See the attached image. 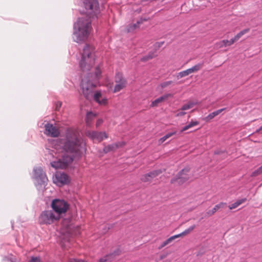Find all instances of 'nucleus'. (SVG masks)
I'll use <instances>...</instances> for the list:
<instances>
[{"instance_id": "obj_1", "label": "nucleus", "mask_w": 262, "mask_h": 262, "mask_svg": "<svg viewBox=\"0 0 262 262\" xmlns=\"http://www.w3.org/2000/svg\"><path fill=\"white\" fill-rule=\"evenodd\" d=\"M83 4L85 13L90 16L89 18H79L74 24L73 39L76 42L84 41L88 38L92 28L90 18L98 11V3L96 0H85Z\"/></svg>"}, {"instance_id": "obj_2", "label": "nucleus", "mask_w": 262, "mask_h": 262, "mask_svg": "<svg viewBox=\"0 0 262 262\" xmlns=\"http://www.w3.org/2000/svg\"><path fill=\"white\" fill-rule=\"evenodd\" d=\"M80 149L79 141L75 131L69 129L67 132V141L64 142L63 150L64 152L56 161L51 163V166L56 168L64 169L73 161V158L69 154L77 153Z\"/></svg>"}, {"instance_id": "obj_3", "label": "nucleus", "mask_w": 262, "mask_h": 262, "mask_svg": "<svg viewBox=\"0 0 262 262\" xmlns=\"http://www.w3.org/2000/svg\"><path fill=\"white\" fill-rule=\"evenodd\" d=\"M101 71L97 67L95 69V74H89V76L82 79L81 88L84 97L89 99L93 96V92L96 86L95 83L100 77Z\"/></svg>"}, {"instance_id": "obj_4", "label": "nucleus", "mask_w": 262, "mask_h": 262, "mask_svg": "<svg viewBox=\"0 0 262 262\" xmlns=\"http://www.w3.org/2000/svg\"><path fill=\"white\" fill-rule=\"evenodd\" d=\"M194 178L193 172L188 167L180 171L171 180V183L182 185L188 181H192Z\"/></svg>"}, {"instance_id": "obj_5", "label": "nucleus", "mask_w": 262, "mask_h": 262, "mask_svg": "<svg viewBox=\"0 0 262 262\" xmlns=\"http://www.w3.org/2000/svg\"><path fill=\"white\" fill-rule=\"evenodd\" d=\"M51 207L54 213L60 219L62 214H64L69 208V204L63 200L55 199L52 201Z\"/></svg>"}, {"instance_id": "obj_6", "label": "nucleus", "mask_w": 262, "mask_h": 262, "mask_svg": "<svg viewBox=\"0 0 262 262\" xmlns=\"http://www.w3.org/2000/svg\"><path fill=\"white\" fill-rule=\"evenodd\" d=\"M59 220L57 215H56L53 211L46 210L41 212L38 222L40 224L50 225Z\"/></svg>"}, {"instance_id": "obj_7", "label": "nucleus", "mask_w": 262, "mask_h": 262, "mask_svg": "<svg viewBox=\"0 0 262 262\" xmlns=\"http://www.w3.org/2000/svg\"><path fill=\"white\" fill-rule=\"evenodd\" d=\"M249 31L250 29L249 28L244 29L242 31H240L233 38L229 40L224 39L216 42L215 44L216 46L218 48H221L224 47L231 46L232 44H233L235 41H237L243 35L249 32Z\"/></svg>"}, {"instance_id": "obj_8", "label": "nucleus", "mask_w": 262, "mask_h": 262, "mask_svg": "<svg viewBox=\"0 0 262 262\" xmlns=\"http://www.w3.org/2000/svg\"><path fill=\"white\" fill-rule=\"evenodd\" d=\"M85 135L95 143H99L103 139L108 138L107 134L105 132H97L95 130H86Z\"/></svg>"}, {"instance_id": "obj_9", "label": "nucleus", "mask_w": 262, "mask_h": 262, "mask_svg": "<svg viewBox=\"0 0 262 262\" xmlns=\"http://www.w3.org/2000/svg\"><path fill=\"white\" fill-rule=\"evenodd\" d=\"M115 85L113 92L117 93L125 88L127 84V82L124 77L121 74H117L115 79Z\"/></svg>"}, {"instance_id": "obj_10", "label": "nucleus", "mask_w": 262, "mask_h": 262, "mask_svg": "<svg viewBox=\"0 0 262 262\" xmlns=\"http://www.w3.org/2000/svg\"><path fill=\"white\" fill-rule=\"evenodd\" d=\"M95 59L92 58L81 57L79 62L81 69L83 72L90 71L95 64Z\"/></svg>"}, {"instance_id": "obj_11", "label": "nucleus", "mask_w": 262, "mask_h": 262, "mask_svg": "<svg viewBox=\"0 0 262 262\" xmlns=\"http://www.w3.org/2000/svg\"><path fill=\"white\" fill-rule=\"evenodd\" d=\"M81 57L91 58L96 59L95 48L90 45H85L81 53Z\"/></svg>"}, {"instance_id": "obj_12", "label": "nucleus", "mask_w": 262, "mask_h": 262, "mask_svg": "<svg viewBox=\"0 0 262 262\" xmlns=\"http://www.w3.org/2000/svg\"><path fill=\"white\" fill-rule=\"evenodd\" d=\"M162 172V171L160 169L153 170L142 176L141 177V180L143 182H151L154 178L157 177Z\"/></svg>"}, {"instance_id": "obj_13", "label": "nucleus", "mask_w": 262, "mask_h": 262, "mask_svg": "<svg viewBox=\"0 0 262 262\" xmlns=\"http://www.w3.org/2000/svg\"><path fill=\"white\" fill-rule=\"evenodd\" d=\"M45 134L48 136L52 137H57L59 135V132L58 129L53 126V124L50 123H47L45 126Z\"/></svg>"}, {"instance_id": "obj_14", "label": "nucleus", "mask_w": 262, "mask_h": 262, "mask_svg": "<svg viewBox=\"0 0 262 262\" xmlns=\"http://www.w3.org/2000/svg\"><path fill=\"white\" fill-rule=\"evenodd\" d=\"M195 228V225H193L190 226V227H189L188 229L184 230L182 233L177 234V235H173V236L170 237L169 238H168V239H167L166 240L167 241L168 243L170 244L175 239L180 237L185 236V235L189 234L190 232H191L194 230V229Z\"/></svg>"}, {"instance_id": "obj_15", "label": "nucleus", "mask_w": 262, "mask_h": 262, "mask_svg": "<svg viewBox=\"0 0 262 262\" xmlns=\"http://www.w3.org/2000/svg\"><path fill=\"white\" fill-rule=\"evenodd\" d=\"M55 181L56 183H60L62 185L67 184L70 182L68 176L63 172H57L56 173L54 181Z\"/></svg>"}, {"instance_id": "obj_16", "label": "nucleus", "mask_w": 262, "mask_h": 262, "mask_svg": "<svg viewBox=\"0 0 262 262\" xmlns=\"http://www.w3.org/2000/svg\"><path fill=\"white\" fill-rule=\"evenodd\" d=\"M34 176L36 179H40L41 182L45 183L47 180V178L45 173L40 167H37L34 169Z\"/></svg>"}, {"instance_id": "obj_17", "label": "nucleus", "mask_w": 262, "mask_h": 262, "mask_svg": "<svg viewBox=\"0 0 262 262\" xmlns=\"http://www.w3.org/2000/svg\"><path fill=\"white\" fill-rule=\"evenodd\" d=\"M124 145V142H119L105 146L103 148V150L105 153H107L111 151H114L118 148L123 146Z\"/></svg>"}, {"instance_id": "obj_18", "label": "nucleus", "mask_w": 262, "mask_h": 262, "mask_svg": "<svg viewBox=\"0 0 262 262\" xmlns=\"http://www.w3.org/2000/svg\"><path fill=\"white\" fill-rule=\"evenodd\" d=\"M172 95L171 94H166L164 95L159 97L154 101H152L150 104V107H157L159 104L163 102L165 100H167L169 97H171Z\"/></svg>"}, {"instance_id": "obj_19", "label": "nucleus", "mask_w": 262, "mask_h": 262, "mask_svg": "<svg viewBox=\"0 0 262 262\" xmlns=\"http://www.w3.org/2000/svg\"><path fill=\"white\" fill-rule=\"evenodd\" d=\"M101 94L100 92H97L94 95V99L95 101L101 105H105L107 103V100L104 98H102Z\"/></svg>"}, {"instance_id": "obj_20", "label": "nucleus", "mask_w": 262, "mask_h": 262, "mask_svg": "<svg viewBox=\"0 0 262 262\" xmlns=\"http://www.w3.org/2000/svg\"><path fill=\"white\" fill-rule=\"evenodd\" d=\"M225 205L224 203H220L216 205L211 210L206 212V214L207 216H211L214 214L220 208H223Z\"/></svg>"}, {"instance_id": "obj_21", "label": "nucleus", "mask_w": 262, "mask_h": 262, "mask_svg": "<svg viewBox=\"0 0 262 262\" xmlns=\"http://www.w3.org/2000/svg\"><path fill=\"white\" fill-rule=\"evenodd\" d=\"M197 100H190L187 103L184 104L181 108V111H186L192 108L194 105L198 104Z\"/></svg>"}, {"instance_id": "obj_22", "label": "nucleus", "mask_w": 262, "mask_h": 262, "mask_svg": "<svg viewBox=\"0 0 262 262\" xmlns=\"http://www.w3.org/2000/svg\"><path fill=\"white\" fill-rule=\"evenodd\" d=\"M226 108H221L220 110H218L216 111H214L210 114H209L207 117L204 118V120L206 121H209L210 120L212 119L214 117L220 114L221 112L224 111Z\"/></svg>"}, {"instance_id": "obj_23", "label": "nucleus", "mask_w": 262, "mask_h": 262, "mask_svg": "<svg viewBox=\"0 0 262 262\" xmlns=\"http://www.w3.org/2000/svg\"><path fill=\"white\" fill-rule=\"evenodd\" d=\"M95 114L91 112H88L85 118V123L86 125L90 126L91 125L93 120L95 119Z\"/></svg>"}, {"instance_id": "obj_24", "label": "nucleus", "mask_w": 262, "mask_h": 262, "mask_svg": "<svg viewBox=\"0 0 262 262\" xmlns=\"http://www.w3.org/2000/svg\"><path fill=\"white\" fill-rule=\"evenodd\" d=\"M247 201V199L246 198H244L241 200H238L236 201L235 203L230 205L229 206V208L230 210L233 209L239 206L242 204L244 203Z\"/></svg>"}, {"instance_id": "obj_25", "label": "nucleus", "mask_w": 262, "mask_h": 262, "mask_svg": "<svg viewBox=\"0 0 262 262\" xmlns=\"http://www.w3.org/2000/svg\"><path fill=\"white\" fill-rule=\"evenodd\" d=\"M199 124V122L198 121H193L192 120L190 122H189L188 123V125L185 126L184 127H183L181 130V133H182L190 128H191L193 126H196V125H198V124Z\"/></svg>"}, {"instance_id": "obj_26", "label": "nucleus", "mask_w": 262, "mask_h": 262, "mask_svg": "<svg viewBox=\"0 0 262 262\" xmlns=\"http://www.w3.org/2000/svg\"><path fill=\"white\" fill-rule=\"evenodd\" d=\"M142 21H138L137 23L134 24H130L127 26L126 30L127 32L133 31L139 27V25L142 23Z\"/></svg>"}, {"instance_id": "obj_27", "label": "nucleus", "mask_w": 262, "mask_h": 262, "mask_svg": "<svg viewBox=\"0 0 262 262\" xmlns=\"http://www.w3.org/2000/svg\"><path fill=\"white\" fill-rule=\"evenodd\" d=\"M121 251L120 249L118 248L116 249L113 253L107 255V257L110 259V260H112L113 259H114L116 256H119L121 254Z\"/></svg>"}, {"instance_id": "obj_28", "label": "nucleus", "mask_w": 262, "mask_h": 262, "mask_svg": "<svg viewBox=\"0 0 262 262\" xmlns=\"http://www.w3.org/2000/svg\"><path fill=\"white\" fill-rule=\"evenodd\" d=\"M190 74H191V73L189 69H188L186 70H184V71H181V72L178 73L177 75V77L178 79L187 76Z\"/></svg>"}, {"instance_id": "obj_29", "label": "nucleus", "mask_w": 262, "mask_h": 262, "mask_svg": "<svg viewBox=\"0 0 262 262\" xmlns=\"http://www.w3.org/2000/svg\"><path fill=\"white\" fill-rule=\"evenodd\" d=\"M203 66V63H198L194 66H193L191 68H189V69L191 73H193L194 72H196L199 71L200 70H201V69L202 68Z\"/></svg>"}, {"instance_id": "obj_30", "label": "nucleus", "mask_w": 262, "mask_h": 262, "mask_svg": "<svg viewBox=\"0 0 262 262\" xmlns=\"http://www.w3.org/2000/svg\"><path fill=\"white\" fill-rule=\"evenodd\" d=\"M172 83V81H166L162 82L160 83V86L162 89H165L168 86H169Z\"/></svg>"}, {"instance_id": "obj_31", "label": "nucleus", "mask_w": 262, "mask_h": 262, "mask_svg": "<svg viewBox=\"0 0 262 262\" xmlns=\"http://www.w3.org/2000/svg\"><path fill=\"white\" fill-rule=\"evenodd\" d=\"M262 173L259 168L251 173V177H256Z\"/></svg>"}, {"instance_id": "obj_32", "label": "nucleus", "mask_w": 262, "mask_h": 262, "mask_svg": "<svg viewBox=\"0 0 262 262\" xmlns=\"http://www.w3.org/2000/svg\"><path fill=\"white\" fill-rule=\"evenodd\" d=\"M68 262H86L82 259H78L76 258H70L69 259Z\"/></svg>"}, {"instance_id": "obj_33", "label": "nucleus", "mask_w": 262, "mask_h": 262, "mask_svg": "<svg viewBox=\"0 0 262 262\" xmlns=\"http://www.w3.org/2000/svg\"><path fill=\"white\" fill-rule=\"evenodd\" d=\"M147 56H148V58L150 59H152L153 58L157 56V55L155 52H150L147 54Z\"/></svg>"}, {"instance_id": "obj_34", "label": "nucleus", "mask_w": 262, "mask_h": 262, "mask_svg": "<svg viewBox=\"0 0 262 262\" xmlns=\"http://www.w3.org/2000/svg\"><path fill=\"white\" fill-rule=\"evenodd\" d=\"M169 244L168 243V242H167V240L165 241L164 242H163L161 244V245L159 246V249H161L162 248H163V247H164L165 246H166V245Z\"/></svg>"}, {"instance_id": "obj_35", "label": "nucleus", "mask_w": 262, "mask_h": 262, "mask_svg": "<svg viewBox=\"0 0 262 262\" xmlns=\"http://www.w3.org/2000/svg\"><path fill=\"white\" fill-rule=\"evenodd\" d=\"M103 227L104 231H103V233L104 234L106 233L110 229V226L108 225H104Z\"/></svg>"}, {"instance_id": "obj_36", "label": "nucleus", "mask_w": 262, "mask_h": 262, "mask_svg": "<svg viewBox=\"0 0 262 262\" xmlns=\"http://www.w3.org/2000/svg\"><path fill=\"white\" fill-rule=\"evenodd\" d=\"M110 260L106 255L105 257L101 258L98 262H106L107 260Z\"/></svg>"}, {"instance_id": "obj_37", "label": "nucleus", "mask_w": 262, "mask_h": 262, "mask_svg": "<svg viewBox=\"0 0 262 262\" xmlns=\"http://www.w3.org/2000/svg\"><path fill=\"white\" fill-rule=\"evenodd\" d=\"M148 56L147 55H145L144 56H143V57L141 58V61H143V62H145V61H147L149 60H150L149 58H148Z\"/></svg>"}, {"instance_id": "obj_38", "label": "nucleus", "mask_w": 262, "mask_h": 262, "mask_svg": "<svg viewBox=\"0 0 262 262\" xmlns=\"http://www.w3.org/2000/svg\"><path fill=\"white\" fill-rule=\"evenodd\" d=\"M30 262H41L40 260L38 257H32Z\"/></svg>"}, {"instance_id": "obj_39", "label": "nucleus", "mask_w": 262, "mask_h": 262, "mask_svg": "<svg viewBox=\"0 0 262 262\" xmlns=\"http://www.w3.org/2000/svg\"><path fill=\"white\" fill-rule=\"evenodd\" d=\"M102 120L100 119H98L97 121V122H96V125L97 127L99 126L100 125H101L102 123Z\"/></svg>"}, {"instance_id": "obj_40", "label": "nucleus", "mask_w": 262, "mask_h": 262, "mask_svg": "<svg viewBox=\"0 0 262 262\" xmlns=\"http://www.w3.org/2000/svg\"><path fill=\"white\" fill-rule=\"evenodd\" d=\"M176 132H172V133H169L167 134H166V135L167 136V137H168V138H170V137H171L172 136L174 135H176Z\"/></svg>"}, {"instance_id": "obj_41", "label": "nucleus", "mask_w": 262, "mask_h": 262, "mask_svg": "<svg viewBox=\"0 0 262 262\" xmlns=\"http://www.w3.org/2000/svg\"><path fill=\"white\" fill-rule=\"evenodd\" d=\"M62 103L61 102H58L56 104V110L59 109L61 106Z\"/></svg>"}, {"instance_id": "obj_42", "label": "nucleus", "mask_w": 262, "mask_h": 262, "mask_svg": "<svg viewBox=\"0 0 262 262\" xmlns=\"http://www.w3.org/2000/svg\"><path fill=\"white\" fill-rule=\"evenodd\" d=\"M165 141H166L165 139L164 138V137L163 136L162 138H160L159 140V143L161 144L163 143Z\"/></svg>"}, {"instance_id": "obj_43", "label": "nucleus", "mask_w": 262, "mask_h": 262, "mask_svg": "<svg viewBox=\"0 0 262 262\" xmlns=\"http://www.w3.org/2000/svg\"><path fill=\"white\" fill-rule=\"evenodd\" d=\"M186 114V113L185 112H179L178 114H177V116H184Z\"/></svg>"}, {"instance_id": "obj_44", "label": "nucleus", "mask_w": 262, "mask_h": 262, "mask_svg": "<svg viewBox=\"0 0 262 262\" xmlns=\"http://www.w3.org/2000/svg\"><path fill=\"white\" fill-rule=\"evenodd\" d=\"M163 43H164L163 42H157L156 43V46H157L158 47H160L161 46H162L163 45Z\"/></svg>"}, {"instance_id": "obj_45", "label": "nucleus", "mask_w": 262, "mask_h": 262, "mask_svg": "<svg viewBox=\"0 0 262 262\" xmlns=\"http://www.w3.org/2000/svg\"><path fill=\"white\" fill-rule=\"evenodd\" d=\"M260 130H259V128H258V129H257L256 130L255 133H259V132H260Z\"/></svg>"}, {"instance_id": "obj_46", "label": "nucleus", "mask_w": 262, "mask_h": 262, "mask_svg": "<svg viewBox=\"0 0 262 262\" xmlns=\"http://www.w3.org/2000/svg\"><path fill=\"white\" fill-rule=\"evenodd\" d=\"M259 169H260V171L262 173V165L260 167H259Z\"/></svg>"}, {"instance_id": "obj_47", "label": "nucleus", "mask_w": 262, "mask_h": 262, "mask_svg": "<svg viewBox=\"0 0 262 262\" xmlns=\"http://www.w3.org/2000/svg\"><path fill=\"white\" fill-rule=\"evenodd\" d=\"M165 255H161V259H163V258H165Z\"/></svg>"}, {"instance_id": "obj_48", "label": "nucleus", "mask_w": 262, "mask_h": 262, "mask_svg": "<svg viewBox=\"0 0 262 262\" xmlns=\"http://www.w3.org/2000/svg\"><path fill=\"white\" fill-rule=\"evenodd\" d=\"M164 138L165 139V140H166L168 138V137H167V136L165 135L164 136Z\"/></svg>"}, {"instance_id": "obj_49", "label": "nucleus", "mask_w": 262, "mask_h": 262, "mask_svg": "<svg viewBox=\"0 0 262 262\" xmlns=\"http://www.w3.org/2000/svg\"><path fill=\"white\" fill-rule=\"evenodd\" d=\"M259 130H262V125L259 128Z\"/></svg>"}]
</instances>
